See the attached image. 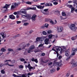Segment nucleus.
<instances>
[{
	"mask_svg": "<svg viewBox=\"0 0 77 77\" xmlns=\"http://www.w3.org/2000/svg\"><path fill=\"white\" fill-rule=\"evenodd\" d=\"M57 51H56V52L57 53V57H58L59 56V53H60V54H62L63 52H64L65 51V55L66 56H69L70 54L69 53V52L66 51V49L65 48H62L60 47H58V48L56 49Z\"/></svg>",
	"mask_w": 77,
	"mask_h": 77,
	"instance_id": "1",
	"label": "nucleus"
},
{
	"mask_svg": "<svg viewBox=\"0 0 77 77\" xmlns=\"http://www.w3.org/2000/svg\"><path fill=\"white\" fill-rule=\"evenodd\" d=\"M21 17L23 18H24V17L26 18V20H22V22H23V23L26 22V21H27V20H30L31 18V15L29 14L22 15Z\"/></svg>",
	"mask_w": 77,
	"mask_h": 77,
	"instance_id": "2",
	"label": "nucleus"
},
{
	"mask_svg": "<svg viewBox=\"0 0 77 77\" xmlns=\"http://www.w3.org/2000/svg\"><path fill=\"white\" fill-rule=\"evenodd\" d=\"M10 6V5H8L6 4L5 6H4L2 8V10L3 12H4L5 11H7L8 8H9V7Z\"/></svg>",
	"mask_w": 77,
	"mask_h": 77,
	"instance_id": "3",
	"label": "nucleus"
},
{
	"mask_svg": "<svg viewBox=\"0 0 77 77\" xmlns=\"http://www.w3.org/2000/svg\"><path fill=\"white\" fill-rule=\"evenodd\" d=\"M42 12L44 15H48L49 14L48 12V9H44L43 11H42Z\"/></svg>",
	"mask_w": 77,
	"mask_h": 77,
	"instance_id": "4",
	"label": "nucleus"
},
{
	"mask_svg": "<svg viewBox=\"0 0 77 77\" xmlns=\"http://www.w3.org/2000/svg\"><path fill=\"white\" fill-rule=\"evenodd\" d=\"M75 51H76L75 50V48H73L72 49V54L70 56V57H72L73 56H74L75 54Z\"/></svg>",
	"mask_w": 77,
	"mask_h": 77,
	"instance_id": "5",
	"label": "nucleus"
},
{
	"mask_svg": "<svg viewBox=\"0 0 77 77\" xmlns=\"http://www.w3.org/2000/svg\"><path fill=\"white\" fill-rule=\"evenodd\" d=\"M26 10L24 9H22V10H20V11L18 12V14H19L20 15H21V13L22 14H27V12L26 11Z\"/></svg>",
	"mask_w": 77,
	"mask_h": 77,
	"instance_id": "6",
	"label": "nucleus"
},
{
	"mask_svg": "<svg viewBox=\"0 0 77 77\" xmlns=\"http://www.w3.org/2000/svg\"><path fill=\"white\" fill-rule=\"evenodd\" d=\"M57 30L58 32L60 33L62 32L63 30V28L62 26H59L57 27Z\"/></svg>",
	"mask_w": 77,
	"mask_h": 77,
	"instance_id": "7",
	"label": "nucleus"
},
{
	"mask_svg": "<svg viewBox=\"0 0 77 77\" xmlns=\"http://www.w3.org/2000/svg\"><path fill=\"white\" fill-rule=\"evenodd\" d=\"M71 64L73 66H76L77 65V62L73 60L72 61Z\"/></svg>",
	"mask_w": 77,
	"mask_h": 77,
	"instance_id": "8",
	"label": "nucleus"
},
{
	"mask_svg": "<svg viewBox=\"0 0 77 77\" xmlns=\"http://www.w3.org/2000/svg\"><path fill=\"white\" fill-rule=\"evenodd\" d=\"M57 38V36H55L54 35H52L51 34H50L48 36L49 39H52V38H56V37Z\"/></svg>",
	"mask_w": 77,
	"mask_h": 77,
	"instance_id": "9",
	"label": "nucleus"
},
{
	"mask_svg": "<svg viewBox=\"0 0 77 77\" xmlns=\"http://www.w3.org/2000/svg\"><path fill=\"white\" fill-rule=\"evenodd\" d=\"M23 46L25 47H26V44L24 42H23L18 45V47H23Z\"/></svg>",
	"mask_w": 77,
	"mask_h": 77,
	"instance_id": "10",
	"label": "nucleus"
},
{
	"mask_svg": "<svg viewBox=\"0 0 77 77\" xmlns=\"http://www.w3.org/2000/svg\"><path fill=\"white\" fill-rule=\"evenodd\" d=\"M41 37H37L36 38V40L35 42V43H38V42H40V41H41Z\"/></svg>",
	"mask_w": 77,
	"mask_h": 77,
	"instance_id": "11",
	"label": "nucleus"
},
{
	"mask_svg": "<svg viewBox=\"0 0 77 77\" xmlns=\"http://www.w3.org/2000/svg\"><path fill=\"white\" fill-rule=\"evenodd\" d=\"M36 8L35 7H33L32 8L29 7L27 8V10H36Z\"/></svg>",
	"mask_w": 77,
	"mask_h": 77,
	"instance_id": "12",
	"label": "nucleus"
},
{
	"mask_svg": "<svg viewBox=\"0 0 77 77\" xmlns=\"http://www.w3.org/2000/svg\"><path fill=\"white\" fill-rule=\"evenodd\" d=\"M36 15L34 14L31 17L32 20L35 21L36 20Z\"/></svg>",
	"mask_w": 77,
	"mask_h": 77,
	"instance_id": "13",
	"label": "nucleus"
},
{
	"mask_svg": "<svg viewBox=\"0 0 77 77\" xmlns=\"http://www.w3.org/2000/svg\"><path fill=\"white\" fill-rule=\"evenodd\" d=\"M49 41V38H46L44 40L45 44H46L47 45V44H48Z\"/></svg>",
	"mask_w": 77,
	"mask_h": 77,
	"instance_id": "14",
	"label": "nucleus"
},
{
	"mask_svg": "<svg viewBox=\"0 0 77 77\" xmlns=\"http://www.w3.org/2000/svg\"><path fill=\"white\" fill-rule=\"evenodd\" d=\"M6 20V18L5 17H4L0 20L1 22L2 23H5Z\"/></svg>",
	"mask_w": 77,
	"mask_h": 77,
	"instance_id": "15",
	"label": "nucleus"
},
{
	"mask_svg": "<svg viewBox=\"0 0 77 77\" xmlns=\"http://www.w3.org/2000/svg\"><path fill=\"white\" fill-rule=\"evenodd\" d=\"M9 17L12 20H14V19H15V16L13 15H10L9 16Z\"/></svg>",
	"mask_w": 77,
	"mask_h": 77,
	"instance_id": "16",
	"label": "nucleus"
},
{
	"mask_svg": "<svg viewBox=\"0 0 77 77\" xmlns=\"http://www.w3.org/2000/svg\"><path fill=\"white\" fill-rule=\"evenodd\" d=\"M36 7H37V8L38 9H43L44 8V6H41V5H39V6H36Z\"/></svg>",
	"mask_w": 77,
	"mask_h": 77,
	"instance_id": "17",
	"label": "nucleus"
},
{
	"mask_svg": "<svg viewBox=\"0 0 77 77\" xmlns=\"http://www.w3.org/2000/svg\"><path fill=\"white\" fill-rule=\"evenodd\" d=\"M9 62H7L5 63V65H8V66H14V64H9Z\"/></svg>",
	"mask_w": 77,
	"mask_h": 77,
	"instance_id": "18",
	"label": "nucleus"
},
{
	"mask_svg": "<svg viewBox=\"0 0 77 77\" xmlns=\"http://www.w3.org/2000/svg\"><path fill=\"white\" fill-rule=\"evenodd\" d=\"M31 61H33V62H35L36 63H38V60H37V59H35H35L34 58H32L31 59Z\"/></svg>",
	"mask_w": 77,
	"mask_h": 77,
	"instance_id": "19",
	"label": "nucleus"
},
{
	"mask_svg": "<svg viewBox=\"0 0 77 77\" xmlns=\"http://www.w3.org/2000/svg\"><path fill=\"white\" fill-rule=\"evenodd\" d=\"M14 73H17L18 75H21V74H18V73L19 72V70H18L15 69L14 71Z\"/></svg>",
	"mask_w": 77,
	"mask_h": 77,
	"instance_id": "20",
	"label": "nucleus"
},
{
	"mask_svg": "<svg viewBox=\"0 0 77 77\" xmlns=\"http://www.w3.org/2000/svg\"><path fill=\"white\" fill-rule=\"evenodd\" d=\"M13 5H15L16 6H18V5H20V2H18L17 3H13Z\"/></svg>",
	"mask_w": 77,
	"mask_h": 77,
	"instance_id": "21",
	"label": "nucleus"
},
{
	"mask_svg": "<svg viewBox=\"0 0 77 77\" xmlns=\"http://www.w3.org/2000/svg\"><path fill=\"white\" fill-rule=\"evenodd\" d=\"M29 71H30V69H35V67H32L31 66H29Z\"/></svg>",
	"mask_w": 77,
	"mask_h": 77,
	"instance_id": "22",
	"label": "nucleus"
},
{
	"mask_svg": "<svg viewBox=\"0 0 77 77\" xmlns=\"http://www.w3.org/2000/svg\"><path fill=\"white\" fill-rule=\"evenodd\" d=\"M56 64L58 66H60L62 65L61 63H56Z\"/></svg>",
	"mask_w": 77,
	"mask_h": 77,
	"instance_id": "23",
	"label": "nucleus"
},
{
	"mask_svg": "<svg viewBox=\"0 0 77 77\" xmlns=\"http://www.w3.org/2000/svg\"><path fill=\"white\" fill-rule=\"evenodd\" d=\"M15 5H14V3H13V5H11V9H14L15 8Z\"/></svg>",
	"mask_w": 77,
	"mask_h": 77,
	"instance_id": "24",
	"label": "nucleus"
},
{
	"mask_svg": "<svg viewBox=\"0 0 77 77\" xmlns=\"http://www.w3.org/2000/svg\"><path fill=\"white\" fill-rule=\"evenodd\" d=\"M75 27V24H72L70 25V28L71 29H72V28H73Z\"/></svg>",
	"mask_w": 77,
	"mask_h": 77,
	"instance_id": "25",
	"label": "nucleus"
},
{
	"mask_svg": "<svg viewBox=\"0 0 77 77\" xmlns=\"http://www.w3.org/2000/svg\"><path fill=\"white\" fill-rule=\"evenodd\" d=\"M34 47H34V46L32 45V46H31L29 48V50H33V49H34Z\"/></svg>",
	"mask_w": 77,
	"mask_h": 77,
	"instance_id": "26",
	"label": "nucleus"
},
{
	"mask_svg": "<svg viewBox=\"0 0 77 77\" xmlns=\"http://www.w3.org/2000/svg\"><path fill=\"white\" fill-rule=\"evenodd\" d=\"M1 51L3 52H5V51H6V49L4 48H2L1 49Z\"/></svg>",
	"mask_w": 77,
	"mask_h": 77,
	"instance_id": "27",
	"label": "nucleus"
},
{
	"mask_svg": "<svg viewBox=\"0 0 77 77\" xmlns=\"http://www.w3.org/2000/svg\"><path fill=\"white\" fill-rule=\"evenodd\" d=\"M1 35L2 36L3 38L6 37V35L4 34V33H2L1 34Z\"/></svg>",
	"mask_w": 77,
	"mask_h": 77,
	"instance_id": "28",
	"label": "nucleus"
},
{
	"mask_svg": "<svg viewBox=\"0 0 77 77\" xmlns=\"http://www.w3.org/2000/svg\"><path fill=\"white\" fill-rule=\"evenodd\" d=\"M47 32L48 33V34H50L52 33H53V32L51 30H49Z\"/></svg>",
	"mask_w": 77,
	"mask_h": 77,
	"instance_id": "29",
	"label": "nucleus"
},
{
	"mask_svg": "<svg viewBox=\"0 0 77 77\" xmlns=\"http://www.w3.org/2000/svg\"><path fill=\"white\" fill-rule=\"evenodd\" d=\"M75 9V8L74 7L72 8H71V13H73L74 12V11Z\"/></svg>",
	"mask_w": 77,
	"mask_h": 77,
	"instance_id": "30",
	"label": "nucleus"
},
{
	"mask_svg": "<svg viewBox=\"0 0 77 77\" xmlns=\"http://www.w3.org/2000/svg\"><path fill=\"white\" fill-rule=\"evenodd\" d=\"M23 48H17V50L18 51H20L21 50H23Z\"/></svg>",
	"mask_w": 77,
	"mask_h": 77,
	"instance_id": "31",
	"label": "nucleus"
},
{
	"mask_svg": "<svg viewBox=\"0 0 77 77\" xmlns=\"http://www.w3.org/2000/svg\"><path fill=\"white\" fill-rule=\"evenodd\" d=\"M29 24V23H23V26H28Z\"/></svg>",
	"mask_w": 77,
	"mask_h": 77,
	"instance_id": "32",
	"label": "nucleus"
},
{
	"mask_svg": "<svg viewBox=\"0 0 77 77\" xmlns=\"http://www.w3.org/2000/svg\"><path fill=\"white\" fill-rule=\"evenodd\" d=\"M8 51H14V50L11 48H8Z\"/></svg>",
	"mask_w": 77,
	"mask_h": 77,
	"instance_id": "33",
	"label": "nucleus"
},
{
	"mask_svg": "<svg viewBox=\"0 0 77 77\" xmlns=\"http://www.w3.org/2000/svg\"><path fill=\"white\" fill-rule=\"evenodd\" d=\"M17 77H26V76L24 74H23L22 75H17Z\"/></svg>",
	"mask_w": 77,
	"mask_h": 77,
	"instance_id": "34",
	"label": "nucleus"
},
{
	"mask_svg": "<svg viewBox=\"0 0 77 77\" xmlns=\"http://www.w3.org/2000/svg\"><path fill=\"white\" fill-rule=\"evenodd\" d=\"M43 34L44 35H47V33L45 31H43Z\"/></svg>",
	"mask_w": 77,
	"mask_h": 77,
	"instance_id": "35",
	"label": "nucleus"
},
{
	"mask_svg": "<svg viewBox=\"0 0 77 77\" xmlns=\"http://www.w3.org/2000/svg\"><path fill=\"white\" fill-rule=\"evenodd\" d=\"M62 15L63 17H65L66 16V13L65 12H63L62 13Z\"/></svg>",
	"mask_w": 77,
	"mask_h": 77,
	"instance_id": "36",
	"label": "nucleus"
},
{
	"mask_svg": "<svg viewBox=\"0 0 77 77\" xmlns=\"http://www.w3.org/2000/svg\"><path fill=\"white\" fill-rule=\"evenodd\" d=\"M26 3L28 5H31V4H32V2H26Z\"/></svg>",
	"mask_w": 77,
	"mask_h": 77,
	"instance_id": "37",
	"label": "nucleus"
},
{
	"mask_svg": "<svg viewBox=\"0 0 77 77\" xmlns=\"http://www.w3.org/2000/svg\"><path fill=\"white\" fill-rule=\"evenodd\" d=\"M11 62V60H5L4 62Z\"/></svg>",
	"mask_w": 77,
	"mask_h": 77,
	"instance_id": "38",
	"label": "nucleus"
},
{
	"mask_svg": "<svg viewBox=\"0 0 77 77\" xmlns=\"http://www.w3.org/2000/svg\"><path fill=\"white\" fill-rule=\"evenodd\" d=\"M71 39L72 41H74V40H75V39H76V38H75V37H72L71 38Z\"/></svg>",
	"mask_w": 77,
	"mask_h": 77,
	"instance_id": "39",
	"label": "nucleus"
},
{
	"mask_svg": "<svg viewBox=\"0 0 77 77\" xmlns=\"http://www.w3.org/2000/svg\"><path fill=\"white\" fill-rule=\"evenodd\" d=\"M42 46H43V44L41 43L38 46V47H42Z\"/></svg>",
	"mask_w": 77,
	"mask_h": 77,
	"instance_id": "40",
	"label": "nucleus"
},
{
	"mask_svg": "<svg viewBox=\"0 0 77 77\" xmlns=\"http://www.w3.org/2000/svg\"><path fill=\"white\" fill-rule=\"evenodd\" d=\"M67 6L69 7V8H71L72 7V5H67Z\"/></svg>",
	"mask_w": 77,
	"mask_h": 77,
	"instance_id": "41",
	"label": "nucleus"
},
{
	"mask_svg": "<svg viewBox=\"0 0 77 77\" xmlns=\"http://www.w3.org/2000/svg\"><path fill=\"white\" fill-rule=\"evenodd\" d=\"M29 66H30V64H28V66H27V65H25V67L26 68H28L29 69Z\"/></svg>",
	"mask_w": 77,
	"mask_h": 77,
	"instance_id": "42",
	"label": "nucleus"
},
{
	"mask_svg": "<svg viewBox=\"0 0 77 77\" xmlns=\"http://www.w3.org/2000/svg\"><path fill=\"white\" fill-rule=\"evenodd\" d=\"M54 5H57V4H58V2H53Z\"/></svg>",
	"mask_w": 77,
	"mask_h": 77,
	"instance_id": "43",
	"label": "nucleus"
},
{
	"mask_svg": "<svg viewBox=\"0 0 77 77\" xmlns=\"http://www.w3.org/2000/svg\"><path fill=\"white\" fill-rule=\"evenodd\" d=\"M19 68H24V67L23 66L20 65V66H19Z\"/></svg>",
	"mask_w": 77,
	"mask_h": 77,
	"instance_id": "44",
	"label": "nucleus"
},
{
	"mask_svg": "<svg viewBox=\"0 0 77 77\" xmlns=\"http://www.w3.org/2000/svg\"><path fill=\"white\" fill-rule=\"evenodd\" d=\"M14 15H17V14H20L18 13V12H14Z\"/></svg>",
	"mask_w": 77,
	"mask_h": 77,
	"instance_id": "45",
	"label": "nucleus"
},
{
	"mask_svg": "<svg viewBox=\"0 0 77 77\" xmlns=\"http://www.w3.org/2000/svg\"><path fill=\"white\" fill-rule=\"evenodd\" d=\"M1 72L2 74H5V71H4V70H1Z\"/></svg>",
	"mask_w": 77,
	"mask_h": 77,
	"instance_id": "46",
	"label": "nucleus"
},
{
	"mask_svg": "<svg viewBox=\"0 0 77 77\" xmlns=\"http://www.w3.org/2000/svg\"><path fill=\"white\" fill-rule=\"evenodd\" d=\"M20 60L21 62H24L25 60L24 58H21L20 59Z\"/></svg>",
	"mask_w": 77,
	"mask_h": 77,
	"instance_id": "47",
	"label": "nucleus"
},
{
	"mask_svg": "<svg viewBox=\"0 0 77 77\" xmlns=\"http://www.w3.org/2000/svg\"><path fill=\"white\" fill-rule=\"evenodd\" d=\"M48 24L47 23H45V27H48Z\"/></svg>",
	"mask_w": 77,
	"mask_h": 77,
	"instance_id": "48",
	"label": "nucleus"
},
{
	"mask_svg": "<svg viewBox=\"0 0 77 77\" xmlns=\"http://www.w3.org/2000/svg\"><path fill=\"white\" fill-rule=\"evenodd\" d=\"M21 23V21H17L16 23L17 24H20V23Z\"/></svg>",
	"mask_w": 77,
	"mask_h": 77,
	"instance_id": "49",
	"label": "nucleus"
},
{
	"mask_svg": "<svg viewBox=\"0 0 77 77\" xmlns=\"http://www.w3.org/2000/svg\"><path fill=\"white\" fill-rule=\"evenodd\" d=\"M50 23H51V24H54L53 21L52 20L50 21Z\"/></svg>",
	"mask_w": 77,
	"mask_h": 77,
	"instance_id": "50",
	"label": "nucleus"
},
{
	"mask_svg": "<svg viewBox=\"0 0 77 77\" xmlns=\"http://www.w3.org/2000/svg\"><path fill=\"white\" fill-rule=\"evenodd\" d=\"M18 14L16 15V18H20V16L19 15V14Z\"/></svg>",
	"mask_w": 77,
	"mask_h": 77,
	"instance_id": "51",
	"label": "nucleus"
},
{
	"mask_svg": "<svg viewBox=\"0 0 77 77\" xmlns=\"http://www.w3.org/2000/svg\"><path fill=\"white\" fill-rule=\"evenodd\" d=\"M15 62V60H13L11 62V63L12 64H14Z\"/></svg>",
	"mask_w": 77,
	"mask_h": 77,
	"instance_id": "52",
	"label": "nucleus"
},
{
	"mask_svg": "<svg viewBox=\"0 0 77 77\" xmlns=\"http://www.w3.org/2000/svg\"><path fill=\"white\" fill-rule=\"evenodd\" d=\"M49 20H50V19L49 18H46L45 19V21H49Z\"/></svg>",
	"mask_w": 77,
	"mask_h": 77,
	"instance_id": "53",
	"label": "nucleus"
},
{
	"mask_svg": "<svg viewBox=\"0 0 77 77\" xmlns=\"http://www.w3.org/2000/svg\"><path fill=\"white\" fill-rule=\"evenodd\" d=\"M59 11H56L54 12V13L55 14H57Z\"/></svg>",
	"mask_w": 77,
	"mask_h": 77,
	"instance_id": "54",
	"label": "nucleus"
},
{
	"mask_svg": "<svg viewBox=\"0 0 77 77\" xmlns=\"http://www.w3.org/2000/svg\"><path fill=\"white\" fill-rule=\"evenodd\" d=\"M56 15H57L58 16H60V12L59 11L57 13Z\"/></svg>",
	"mask_w": 77,
	"mask_h": 77,
	"instance_id": "55",
	"label": "nucleus"
},
{
	"mask_svg": "<svg viewBox=\"0 0 77 77\" xmlns=\"http://www.w3.org/2000/svg\"><path fill=\"white\" fill-rule=\"evenodd\" d=\"M45 6H49V4L46 3L45 5Z\"/></svg>",
	"mask_w": 77,
	"mask_h": 77,
	"instance_id": "56",
	"label": "nucleus"
},
{
	"mask_svg": "<svg viewBox=\"0 0 77 77\" xmlns=\"http://www.w3.org/2000/svg\"><path fill=\"white\" fill-rule=\"evenodd\" d=\"M57 20H54V24H57Z\"/></svg>",
	"mask_w": 77,
	"mask_h": 77,
	"instance_id": "57",
	"label": "nucleus"
},
{
	"mask_svg": "<svg viewBox=\"0 0 77 77\" xmlns=\"http://www.w3.org/2000/svg\"><path fill=\"white\" fill-rule=\"evenodd\" d=\"M53 4L51 3H49V6H52Z\"/></svg>",
	"mask_w": 77,
	"mask_h": 77,
	"instance_id": "58",
	"label": "nucleus"
},
{
	"mask_svg": "<svg viewBox=\"0 0 77 77\" xmlns=\"http://www.w3.org/2000/svg\"><path fill=\"white\" fill-rule=\"evenodd\" d=\"M53 2H58V0H53Z\"/></svg>",
	"mask_w": 77,
	"mask_h": 77,
	"instance_id": "59",
	"label": "nucleus"
},
{
	"mask_svg": "<svg viewBox=\"0 0 77 77\" xmlns=\"http://www.w3.org/2000/svg\"><path fill=\"white\" fill-rule=\"evenodd\" d=\"M60 67H57V70L58 71H59V70H60Z\"/></svg>",
	"mask_w": 77,
	"mask_h": 77,
	"instance_id": "60",
	"label": "nucleus"
},
{
	"mask_svg": "<svg viewBox=\"0 0 77 77\" xmlns=\"http://www.w3.org/2000/svg\"><path fill=\"white\" fill-rule=\"evenodd\" d=\"M60 19L61 20H63L64 19L63 18V17H62V16L60 17Z\"/></svg>",
	"mask_w": 77,
	"mask_h": 77,
	"instance_id": "61",
	"label": "nucleus"
},
{
	"mask_svg": "<svg viewBox=\"0 0 77 77\" xmlns=\"http://www.w3.org/2000/svg\"><path fill=\"white\" fill-rule=\"evenodd\" d=\"M77 2V0H73V3H76Z\"/></svg>",
	"mask_w": 77,
	"mask_h": 77,
	"instance_id": "62",
	"label": "nucleus"
},
{
	"mask_svg": "<svg viewBox=\"0 0 77 77\" xmlns=\"http://www.w3.org/2000/svg\"><path fill=\"white\" fill-rule=\"evenodd\" d=\"M62 56L61 55H60L59 57V59L60 60V59H62Z\"/></svg>",
	"mask_w": 77,
	"mask_h": 77,
	"instance_id": "63",
	"label": "nucleus"
},
{
	"mask_svg": "<svg viewBox=\"0 0 77 77\" xmlns=\"http://www.w3.org/2000/svg\"><path fill=\"white\" fill-rule=\"evenodd\" d=\"M13 76L14 77H17V75L15 74H13Z\"/></svg>",
	"mask_w": 77,
	"mask_h": 77,
	"instance_id": "64",
	"label": "nucleus"
}]
</instances>
